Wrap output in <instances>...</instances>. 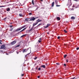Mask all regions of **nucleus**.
Wrapping results in <instances>:
<instances>
[{
	"label": "nucleus",
	"instance_id": "50",
	"mask_svg": "<svg viewBox=\"0 0 79 79\" xmlns=\"http://www.w3.org/2000/svg\"><path fill=\"white\" fill-rule=\"evenodd\" d=\"M38 78H40V76H38Z\"/></svg>",
	"mask_w": 79,
	"mask_h": 79
},
{
	"label": "nucleus",
	"instance_id": "36",
	"mask_svg": "<svg viewBox=\"0 0 79 79\" xmlns=\"http://www.w3.org/2000/svg\"><path fill=\"white\" fill-rule=\"evenodd\" d=\"M37 58V57H36L35 58H34V60H36V59Z\"/></svg>",
	"mask_w": 79,
	"mask_h": 79
},
{
	"label": "nucleus",
	"instance_id": "29",
	"mask_svg": "<svg viewBox=\"0 0 79 79\" xmlns=\"http://www.w3.org/2000/svg\"><path fill=\"white\" fill-rule=\"evenodd\" d=\"M38 69L39 71H40V70H41V68H39Z\"/></svg>",
	"mask_w": 79,
	"mask_h": 79
},
{
	"label": "nucleus",
	"instance_id": "31",
	"mask_svg": "<svg viewBox=\"0 0 79 79\" xmlns=\"http://www.w3.org/2000/svg\"><path fill=\"white\" fill-rule=\"evenodd\" d=\"M9 27H10L11 28V27H13V25H10V26H9Z\"/></svg>",
	"mask_w": 79,
	"mask_h": 79
},
{
	"label": "nucleus",
	"instance_id": "23",
	"mask_svg": "<svg viewBox=\"0 0 79 79\" xmlns=\"http://www.w3.org/2000/svg\"><path fill=\"white\" fill-rule=\"evenodd\" d=\"M19 16H20L21 17L23 16V14H19Z\"/></svg>",
	"mask_w": 79,
	"mask_h": 79
},
{
	"label": "nucleus",
	"instance_id": "19",
	"mask_svg": "<svg viewBox=\"0 0 79 79\" xmlns=\"http://www.w3.org/2000/svg\"><path fill=\"white\" fill-rule=\"evenodd\" d=\"M42 24L40 23V24H38L37 26L36 27H39V26H40Z\"/></svg>",
	"mask_w": 79,
	"mask_h": 79
},
{
	"label": "nucleus",
	"instance_id": "15",
	"mask_svg": "<svg viewBox=\"0 0 79 79\" xmlns=\"http://www.w3.org/2000/svg\"><path fill=\"white\" fill-rule=\"evenodd\" d=\"M71 19H76V18H75V17L74 16H72L71 17Z\"/></svg>",
	"mask_w": 79,
	"mask_h": 79
},
{
	"label": "nucleus",
	"instance_id": "17",
	"mask_svg": "<svg viewBox=\"0 0 79 79\" xmlns=\"http://www.w3.org/2000/svg\"><path fill=\"white\" fill-rule=\"evenodd\" d=\"M33 28H34V27H33V26H32V27H31V29L30 30H29V32H31V31H32V30L33 29Z\"/></svg>",
	"mask_w": 79,
	"mask_h": 79
},
{
	"label": "nucleus",
	"instance_id": "59",
	"mask_svg": "<svg viewBox=\"0 0 79 79\" xmlns=\"http://www.w3.org/2000/svg\"><path fill=\"white\" fill-rule=\"evenodd\" d=\"M40 1H41V2H43V0H40Z\"/></svg>",
	"mask_w": 79,
	"mask_h": 79
},
{
	"label": "nucleus",
	"instance_id": "60",
	"mask_svg": "<svg viewBox=\"0 0 79 79\" xmlns=\"http://www.w3.org/2000/svg\"><path fill=\"white\" fill-rule=\"evenodd\" d=\"M47 34H49V33L48 32L47 33Z\"/></svg>",
	"mask_w": 79,
	"mask_h": 79
},
{
	"label": "nucleus",
	"instance_id": "11",
	"mask_svg": "<svg viewBox=\"0 0 79 79\" xmlns=\"http://www.w3.org/2000/svg\"><path fill=\"white\" fill-rule=\"evenodd\" d=\"M42 21V20H40V19H38L36 21L37 23H39V22H40Z\"/></svg>",
	"mask_w": 79,
	"mask_h": 79
},
{
	"label": "nucleus",
	"instance_id": "53",
	"mask_svg": "<svg viewBox=\"0 0 79 79\" xmlns=\"http://www.w3.org/2000/svg\"><path fill=\"white\" fill-rule=\"evenodd\" d=\"M22 76H24V74H22Z\"/></svg>",
	"mask_w": 79,
	"mask_h": 79
},
{
	"label": "nucleus",
	"instance_id": "26",
	"mask_svg": "<svg viewBox=\"0 0 79 79\" xmlns=\"http://www.w3.org/2000/svg\"><path fill=\"white\" fill-rule=\"evenodd\" d=\"M32 3L33 5H34V0H32Z\"/></svg>",
	"mask_w": 79,
	"mask_h": 79
},
{
	"label": "nucleus",
	"instance_id": "49",
	"mask_svg": "<svg viewBox=\"0 0 79 79\" xmlns=\"http://www.w3.org/2000/svg\"><path fill=\"white\" fill-rule=\"evenodd\" d=\"M38 10V7H37V8L36 9V10H35V11H36V10Z\"/></svg>",
	"mask_w": 79,
	"mask_h": 79
},
{
	"label": "nucleus",
	"instance_id": "54",
	"mask_svg": "<svg viewBox=\"0 0 79 79\" xmlns=\"http://www.w3.org/2000/svg\"><path fill=\"white\" fill-rule=\"evenodd\" d=\"M48 65V64H47V63H46V66H47Z\"/></svg>",
	"mask_w": 79,
	"mask_h": 79
},
{
	"label": "nucleus",
	"instance_id": "32",
	"mask_svg": "<svg viewBox=\"0 0 79 79\" xmlns=\"http://www.w3.org/2000/svg\"><path fill=\"white\" fill-rule=\"evenodd\" d=\"M38 42H39V43H40V42H41V41H40V40H38Z\"/></svg>",
	"mask_w": 79,
	"mask_h": 79
},
{
	"label": "nucleus",
	"instance_id": "39",
	"mask_svg": "<svg viewBox=\"0 0 79 79\" xmlns=\"http://www.w3.org/2000/svg\"><path fill=\"white\" fill-rule=\"evenodd\" d=\"M56 64H57V65H59L60 64L59 63H56Z\"/></svg>",
	"mask_w": 79,
	"mask_h": 79
},
{
	"label": "nucleus",
	"instance_id": "57",
	"mask_svg": "<svg viewBox=\"0 0 79 79\" xmlns=\"http://www.w3.org/2000/svg\"><path fill=\"white\" fill-rule=\"evenodd\" d=\"M0 42H2V41L1 40H0Z\"/></svg>",
	"mask_w": 79,
	"mask_h": 79
},
{
	"label": "nucleus",
	"instance_id": "4",
	"mask_svg": "<svg viewBox=\"0 0 79 79\" xmlns=\"http://www.w3.org/2000/svg\"><path fill=\"white\" fill-rule=\"evenodd\" d=\"M15 43H16V41L14 40L11 43V44L13 45L15 44Z\"/></svg>",
	"mask_w": 79,
	"mask_h": 79
},
{
	"label": "nucleus",
	"instance_id": "38",
	"mask_svg": "<svg viewBox=\"0 0 79 79\" xmlns=\"http://www.w3.org/2000/svg\"><path fill=\"white\" fill-rule=\"evenodd\" d=\"M76 79V77H75L72 79Z\"/></svg>",
	"mask_w": 79,
	"mask_h": 79
},
{
	"label": "nucleus",
	"instance_id": "61",
	"mask_svg": "<svg viewBox=\"0 0 79 79\" xmlns=\"http://www.w3.org/2000/svg\"><path fill=\"white\" fill-rule=\"evenodd\" d=\"M21 52V51H20L19 52Z\"/></svg>",
	"mask_w": 79,
	"mask_h": 79
},
{
	"label": "nucleus",
	"instance_id": "9",
	"mask_svg": "<svg viewBox=\"0 0 79 79\" xmlns=\"http://www.w3.org/2000/svg\"><path fill=\"white\" fill-rule=\"evenodd\" d=\"M29 19H30L29 18H26L25 19V21L27 22L29 21Z\"/></svg>",
	"mask_w": 79,
	"mask_h": 79
},
{
	"label": "nucleus",
	"instance_id": "21",
	"mask_svg": "<svg viewBox=\"0 0 79 79\" xmlns=\"http://www.w3.org/2000/svg\"><path fill=\"white\" fill-rule=\"evenodd\" d=\"M23 32V31H22V30L20 31V32H18L16 34V35H17V34H19V33H20V32Z\"/></svg>",
	"mask_w": 79,
	"mask_h": 79
},
{
	"label": "nucleus",
	"instance_id": "13",
	"mask_svg": "<svg viewBox=\"0 0 79 79\" xmlns=\"http://www.w3.org/2000/svg\"><path fill=\"white\" fill-rule=\"evenodd\" d=\"M55 4V2H53L52 4V7H53L54 6V4Z\"/></svg>",
	"mask_w": 79,
	"mask_h": 79
},
{
	"label": "nucleus",
	"instance_id": "56",
	"mask_svg": "<svg viewBox=\"0 0 79 79\" xmlns=\"http://www.w3.org/2000/svg\"><path fill=\"white\" fill-rule=\"evenodd\" d=\"M0 44H2V43L1 42H0Z\"/></svg>",
	"mask_w": 79,
	"mask_h": 79
},
{
	"label": "nucleus",
	"instance_id": "46",
	"mask_svg": "<svg viewBox=\"0 0 79 79\" xmlns=\"http://www.w3.org/2000/svg\"><path fill=\"white\" fill-rule=\"evenodd\" d=\"M39 40H42V39H41V38H40Z\"/></svg>",
	"mask_w": 79,
	"mask_h": 79
},
{
	"label": "nucleus",
	"instance_id": "5",
	"mask_svg": "<svg viewBox=\"0 0 79 79\" xmlns=\"http://www.w3.org/2000/svg\"><path fill=\"white\" fill-rule=\"evenodd\" d=\"M27 50H28V49H23V53H24L25 52H27Z\"/></svg>",
	"mask_w": 79,
	"mask_h": 79
},
{
	"label": "nucleus",
	"instance_id": "37",
	"mask_svg": "<svg viewBox=\"0 0 79 79\" xmlns=\"http://www.w3.org/2000/svg\"><path fill=\"white\" fill-rule=\"evenodd\" d=\"M44 27L45 28H47V27H48L47 25L46 26H45Z\"/></svg>",
	"mask_w": 79,
	"mask_h": 79
},
{
	"label": "nucleus",
	"instance_id": "1",
	"mask_svg": "<svg viewBox=\"0 0 79 79\" xmlns=\"http://www.w3.org/2000/svg\"><path fill=\"white\" fill-rule=\"evenodd\" d=\"M26 26L24 25V26H23L22 27H21L20 28H17V29H16L15 31V32H17V31H20V30H21L22 29H23V28H24L25 27H26Z\"/></svg>",
	"mask_w": 79,
	"mask_h": 79
},
{
	"label": "nucleus",
	"instance_id": "62",
	"mask_svg": "<svg viewBox=\"0 0 79 79\" xmlns=\"http://www.w3.org/2000/svg\"><path fill=\"white\" fill-rule=\"evenodd\" d=\"M29 28H31V26H30V27H29Z\"/></svg>",
	"mask_w": 79,
	"mask_h": 79
},
{
	"label": "nucleus",
	"instance_id": "3",
	"mask_svg": "<svg viewBox=\"0 0 79 79\" xmlns=\"http://www.w3.org/2000/svg\"><path fill=\"white\" fill-rule=\"evenodd\" d=\"M5 48H6V47H5V44L2 45L0 48V49H3L4 50H5Z\"/></svg>",
	"mask_w": 79,
	"mask_h": 79
},
{
	"label": "nucleus",
	"instance_id": "10",
	"mask_svg": "<svg viewBox=\"0 0 79 79\" xmlns=\"http://www.w3.org/2000/svg\"><path fill=\"white\" fill-rule=\"evenodd\" d=\"M29 48H30V52L29 53H28V54H27L25 56H27L29 55V54H30V53H31V48H29Z\"/></svg>",
	"mask_w": 79,
	"mask_h": 79
},
{
	"label": "nucleus",
	"instance_id": "45",
	"mask_svg": "<svg viewBox=\"0 0 79 79\" xmlns=\"http://www.w3.org/2000/svg\"><path fill=\"white\" fill-rule=\"evenodd\" d=\"M6 19V17L5 18H4L3 20H4V21H5V19Z\"/></svg>",
	"mask_w": 79,
	"mask_h": 79
},
{
	"label": "nucleus",
	"instance_id": "20",
	"mask_svg": "<svg viewBox=\"0 0 79 79\" xmlns=\"http://www.w3.org/2000/svg\"><path fill=\"white\" fill-rule=\"evenodd\" d=\"M55 3L56 5H57L58 4V1L56 0H55Z\"/></svg>",
	"mask_w": 79,
	"mask_h": 79
},
{
	"label": "nucleus",
	"instance_id": "63",
	"mask_svg": "<svg viewBox=\"0 0 79 79\" xmlns=\"http://www.w3.org/2000/svg\"><path fill=\"white\" fill-rule=\"evenodd\" d=\"M31 11V12H32V11Z\"/></svg>",
	"mask_w": 79,
	"mask_h": 79
},
{
	"label": "nucleus",
	"instance_id": "25",
	"mask_svg": "<svg viewBox=\"0 0 79 79\" xmlns=\"http://www.w3.org/2000/svg\"><path fill=\"white\" fill-rule=\"evenodd\" d=\"M64 31L65 33H67V32H68V31H67L66 30H64Z\"/></svg>",
	"mask_w": 79,
	"mask_h": 79
},
{
	"label": "nucleus",
	"instance_id": "42",
	"mask_svg": "<svg viewBox=\"0 0 79 79\" xmlns=\"http://www.w3.org/2000/svg\"><path fill=\"white\" fill-rule=\"evenodd\" d=\"M50 24H48L47 25V26L48 27V26H50Z\"/></svg>",
	"mask_w": 79,
	"mask_h": 79
},
{
	"label": "nucleus",
	"instance_id": "40",
	"mask_svg": "<svg viewBox=\"0 0 79 79\" xmlns=\"http://www.w3.org/2000/svg\"><path fill=\"white\" fill-rule=\"evenodd\" d=\"M61 6L60 5H56V6L58 7V6Z\"/></svg>",
	"mask_w": 79,
	"mask_h": 79
},
{
	"label": "nucleus",
	"instance_id": "48",
	"mask_svg": "<svg viewBox=\"0 0 79 79\" xmlns=\"http://www.w3.org/2000/svg\"><path fill=\"white\" fill-rule=\"evenodd\" d=\"M69 5V3H68L67 4V6H68Z\"/></svg>",
	"mask_w": 79,
	"mask_h": 79
},
{
	"label": "nucleus",
	"instance_id": "33",
	"mask_svg": "<svg viewBox=\"0 0 79 79\" xmlns=\"http://www.w3.org/2000/svg\"><path fill=\"white\" fill-rule=\"evenodd\" d=\"M29 15H32V13H30L29 14Z\"/></svg>",
	"mask_w": 79,
	"mask_h": 79
},
{
	"label": "nucleus",
	"instance_id": "34",
	"mask_svg": "<svg viewBox=\"0 0 79 79\" xmlns=\"http://www.w3.org/2000/svg\"><path fill=\"white\" fill-rule=\"evenodd\" d=\"M57 39H60V36H58Z\"/></svg>",
	"mask_w": 79,
	"mask_h": 79
},
{
	"label": "nucleus",
	"instance_id": "47",
	"mask_svg": "<svg viewBox=\"0 0 79 79\" xmlns=\"http://www.w3.org/2000/svg\"><path fill=\"white\" fill-rule=\"evenodd\" d=\"M71 10H74V8H72V9H71Z\"/></svg>",
	"mask_w": 79,
	"mask_h": 79
},
{
	"label": "nucleus",
	"instance_id": "28",
	"mask_svg": "<svg viewBox=\"0 0 79 79\" xmlns=\"http://www.w3.org/2000/svg\"><path fill=\"white\" fill-rule=\"evenodd\" d=\"M76 50H79V47H77L76 48Z\"/></svg>",
	"mask_w": 79,
	"mask_h": 79
},
{
	"label": "nucleus",
	"instance_id": "22",
	"mask_svg": "<svg viewBox=\"0 0 79 79\" xmlns=\"http://www.w3.org/2000/svg\"><path fill=\"white\" fill-rule=\"evenodd\" d=\"M27 28V27H25V28H24L22 30V31H24V30H25V29H26Z\"/></svg>",
	"mask_w": 79,
	"mask_h": 79
},
{
	"label": "nucleus",
	"instance_id": "6",
	"mask_svg": "<svg viewBox=\"0 0 79 79\" xmlns=\"http://www.w3.org/2000/svg\"><path fill=\"white\" fill-rule=\"evenodd\" d=\"M35 48L36 50H38L39 49V46L38 45H35Z\"/></svg>",
	"mask_w": 79,
	"mask_h": 79
},
{
	"label": "nucleus",
	"instance_id": "12",
	"mask_svg": "<svg viewBox=\"0 0 79 79\" xmlns=\"http://www.w3.org/2000/svg\"><path fill=\"white\" fill-rule=\"evenodd\" d=\"M6 10L7 11H10V8H6Z\"/></svg>",
	"mask_w": 79,
	"mask_h": 79
},
{
	"label": "nucleus",
	"instance_id": "18",
	"mask_svg": "<svg viewBox=\"0 0 79 79\" xmlns=\"http://www.w3.org/2000/svg\"><path fill=\"white\" fill-rule=\"evenodd\" d=\"M67 55L66 54H65L64 55V58H65L66 57V56H67Z\"/></svg>",
	"mask_w": 79,
	"mask_h": 79
},
{
	"label": "nucleus",
	"instance_id": "64",
	"mask_svg": "<svg viewBox=\"0 0 79 79\" xmlns=\"http://www.w3.org/2000/svg\"><path fill=\"white\" fill-rule=\"evenodd\" d=\"M72 7H74V6H72Z\"/></svg>",
	"mask_w": 79,
	"mask_h": 79
},
{
	"label": "nucleus",
	"instance_id": "58",
	"mask_svg": "<svg viewBox=\"0 0 79 79\" xmlns=\"http://www.w3.org/2000/svg\"><path fill=\"white\" fill-rule=\"evenodd\" d=\"M1 52H3V51L1 50Z\"/></svg>",
	"mask_w": 79,
	"mask_h": 79
},
{
	"label": "nucleus",
	"instance_id": "8",
	"mask_svg": "<svg viewBox=\"0 0 79 79\" xmlns=\"http://www.w3.org/2000/svg\"><path fill=\"white\" fill-rule=\"evenodd\" d=\"M38 24V22H36V23H34L33 25V27H34V26H35V25H37V24Z\"/></svg>",
	"mask_w": 79,
	"mask_h": 79
},
{
	"label": "nucleus",
	"instance_id": "51",
	"mask_svg": "<svg viewBox=\"0 0 79 79\" xmlns=\"http://www.w3.org/2000/svg\"><path fill=\"white\" fill-rule=\"evenodd\" d=\"M16 53L17 54H18V53H19V52H16Z\"/></svg>",
	"mask_w": 79,
	"mask_h": 79
},
{
	"label": "nucleus",
	"instance_id": "27",
	"mask_svg": "<svg viewBox=\"0 0 79 79\" xmlns=\"http://www.w3.org/2000/svg\"><path fill=\"white\" fill-rule=\"evenodd\" d=\"M71 5H72V4L71 3H70V4H69V6L68 7L69 8V7L71 6Z\"/></svg>",
	"mask_w": 79,
	"mask_h": 79
},
{
	"label": "nucleus",
	"instance_id": "16",
	"mask_svg": "<svg viewBox=\"0 0 79 79\" xmlns=\"http://www.w3.org/2000/svg\"><path fill=\"white\" fill-rule=\"evenodd\" d=\"M57 19H58L59 21H60V18L59 17H58L56 18Z\"/></svg>",
	"mask_w": 79,
	"mask_h": 79
},
{
	"label": "nucleus",
	"instance_id": "14",
	"mask_svg": "<svg viewBox=\"0 0 79 79\" xmlns=\"http://www.w3.org/2000/svg\"><path fill=\"white\" fill-rule=\"evenodd\" d=\"M26 35H27V34L23 35L20 37V38H21V37H25Z\"/></svg>",
	"mask_w": 79,
	"mask_h": 79
},
{
	"label": "nucleus",
	"instance_id": "43",
	"mask_svg": "<svg viewBox=\"0 0 79 79\" xmlns=\"http://www.w3.org/2000/svg\"><path fill=\"white\" fill-rule=\"evenodd\" d=\"M66 62H67V63H68V60L67 59L66 60Z\"/></svg>",
	"mask_w": 79,
	"mask_h": 79
},
{
	"label": "nucleus",
	"instance_id": "41",
	"mask_svg": "<svg viewBox=\"0 0 79 79\" xmlns=\"http://www.w3.org/2000/svg\"><path fill=\"white\" fill-rule=\"evenodd\" d=\"M39 68V66H37V67L35 68L36 69H37V68Z\"/></svg>",
	"mask_w": 79,
	"mask_h": 79
},
{
	"label": "nucleus",
	"instance_id": "30",
	"mask_svg": "<svg viewBox=\"0 0 79 79\" xmlns=\"http://www.w3.org/2000/svg\"><path fill=\"white\" fill-rule=\"evenodd\" d=\"M13 28H11L10 29V31H12L13 30Z\"/></svg>",
	"mask_w": 79,
	"mask_h": 79
},
{
	"label": "nucleus",
	"instance_id": "2",
	"mask_svg": "<svg viewBox=\"0 0 79 79\" xmlns=\"http://www.w3.org/2000/svg\"><path fill=\"white\" fill-rule=\"evenodd\" d=\"M29 19H30L28 20V21H34L35 19H36V18L32 17L31 18H29Z\"/></svg>",
	"mask_w": 79,
	"mask_h": 79
},
{
	"label": "nucleus",
	"instance_id": "24",
	"mask_svg": "<svg viewBox=\"0 0 79 79\" xmlns=\"http://www.w3.org/2000/svg\"><path fill=\"white\" fill-rule=\"evenodd\" d=\"M19 46H20V44L17 45L15 47H19Z\"/></svg>",
	"mask_w": 79,
	"mask_h": 79
},
{
	"label": "nucleus",
	"instance_id": "7",
	"mask_svg": "<svg viewBox=\"0 0 79 79\" xmlns=\"http://www.w3.org/2000/svg\"><path fill=\"white\" fill-rule=\"evenodd\" d=\"M41 68H44V69H45V68H46L45 65H41Z\"/></svg>",
	"mask_w": 79,
	"mask_h": 79
},
{
	"label": "nucleus",
	"instance_id": "55",
	"mask_svg": "<svg viewBox=\"0 0 79 79\" xmlns=\"http://www.w3.org/2000/svg\"><path fill=\"white\" fill-rule=\"evenodd\" d=\"M6 55H8V53H6Z\"/></svg>",
	"mask_w": 79,
	"mask_h": 79
},
{
	"label": "nucleus",
	"instance_id": "52",
	"mask_svg": "<svg viewBox=\"0 0 79 79\" xmlns=\"http://www.w3.org/2000/svg\"><path fill=\"white\" fill-rule=\"evenodd\" d=\"M75 1H76V2H78L77 0H75Z\"/></svg>",
	"mask_w": 79,
	"mask_h": 79
},
{
	"label": "nucleus",
	"instance_id": "35",
	"mask_svg": "<svg viewBox=\"0 0 79 79\" xmlns=\"http://www.w3.org/2000/svg\"><path fill=\"white\" fill-rule=\"evenodd\" d=\"M2 7H4V6H0V8H1Z\"/></svg>",
	"mask_w": 79,
	"mask_h": 79
},
{
	"label": "nucleus",
	"instance_id": "44",
	"mask_svg": "<svg viewBox=\"0 0 79 79\" xmlns=\"http://www.w3.org/2000/svg\"><path fill=\"white\" fill-rule=\"evenodd\" d=\"M64 66H65V67H66V64H64Z\"/></svg>",
	"mask_w": 79,
	"mask_h": 79
}]
</instances>
